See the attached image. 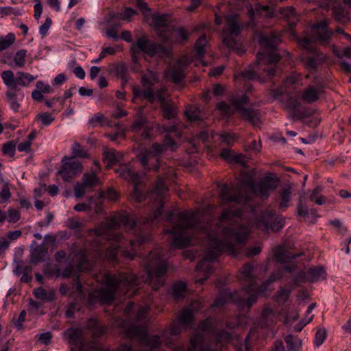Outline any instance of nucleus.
<instances>
[{
  "label": "nucleus",
  "mask_w": 351,
  "mask_h": 351,
  "mask_svg": "<svg viewBox=\"0 0 351 351\" xmlns=\"http://www.w3.org/2000/svg\"><path fill=\"white\" fill-rule=\"evenodd\" d=\"M280 43V36L274 32L264 34L258 39V43L264 50L257 53L256 62L258 65L266 66L263 71L268 77L276 74V69L272 64L277 63L281 58L277 51Z\"/></svg>",
  "instance_id": "obj_9"
},
{
  "label": "nucleus",
  "mask_w": 351,
  "mask_h": 351,
  "mask_svg": "<svg viewBox=\"0 0 351 351\" xmlns=\"http://www.w3.org/2000/svg\"><path fill=\"white\" fill-rule=\"evenodd\" d=\"M145 119L143 118H138L136 121H134L132 126L131 130L132 132L135 133H138L146 125Z\"/></svg>",
  "instance_id": "obj_62"
},
{
  "label": "nucleus",
  "mask_w": 351,
  "mask_h": 351,
  "mask_svg": "<svg viewBox=\"0 0 351 351\" xmlns=\"http://www.w3.org/2000/svg\"><path fill=\"white\" fill-rule=\"evenodd\" d=\"M298 43L304 49L301 59L305 67L311 71L317 70L326 60V55L318 51L315 43L309 38L300 39Z\"/></svg>",
  "instance_id": "obj_11"
},
{
  "label": "nucleus",
  "mask_w": 351,
  "mask_h": 351,
  "mask_svg": "<svg viewBox=\"0 0 351 351\" xmlns=\"http://www.w3.org/2000/svg\"><path fill=\"white\" fill-rule=\"evenodd\" d=\"M319 89L313 86H308L305 88L301 95L303 101L311 104L317 101L319 98Z\"/></svg>",
  "instance_id": "obj_33"
},
{
  "label": "nucleus",
  "mask_w": 351,
  "mask_h": 351,
  "mask_svg": "<svg viewBox=\"0 0 351 351\" xmlns=\"http://www.w3.org/2000/svg\"><path fill=\"white\" fill-rule=\"evenodd\" d=\"M307 280L311 282L324 279L326 271L322 267H311L306 271Z\"/></svg>",
  "instance_id": "obj_37"
},
{
  "label": "nucleus",
  "mask_w": 351,
  "mask_h": 351,
  "mask_svg": "<svg viewBox=\"0 0 351 351\" xmlns=\"http://www.w3.org/2000/svg\"><path fill=\"white\" fill-rule=\"evenodd\" d=\"M16 145L13 141H9L3 145L2 152L5 155H14Z\"/></svg>",
  "instance_id": "obj_60"
},
{
  "label": "nucleus",
  "mask_w": 351,
  "mask_h": 351,
  "mask_svg": "<svg viewBox=\"0 0 351 351\" xmlns=\"http://www.w3.org/2000/svg\"><path fill=\"white\" fill-rule=\"evenodd\" d=\"M106 123V118L102 114H97L91 119H89L88 123L92 127H96L97 125H104Z\"/></svg>",
  "instance_id": "obj_53"
},
{
  "label": "nucleus",
  "mask_w": 351,
  "mask_h": 351,
  "mask_svg": "<svg viewBox=\"0 0 351 351\" xmlns=\"http://www.w3.org/2000/svg\"><path fill=\"white\" fill-rule=\"evenodd\" d=\"M116 74L123 80L124 84L128 82V69L124 64L119 63L116 65Z\"/></svg>",
  "instance_id": "obj_51"
},
{
  "label": "nucleus",
  "mask_w": 351,
  "mask_h": 351,
  "mask_svg": "<svg viewBox=\"0 0 351 351\" xmlns=\"http://www.w3.org/2000/svg\"><path fill=\"white\" fill-rule=\"evenodd\" d=\"M185 115L191 121H196L201 119V111L196 106H189L185 110Z\"/></svg>",
  "instance_id": "obj_45"
},
{
  "label": "nucleus",
  "mask_w": 351,
  "mask_h": 351,
  "mask_svg": "<svg viewBox=\"0 0 351 351\" xmlns=\"http://www.w3.org/2000/svg\"><path fill=\"white\" fill-rule=\"evenodd\" d=\"M136 45L143 53L150 57L156 56L165 57L169 53V49L162 45L157 43H152L146 36H141L137 39Z\"/></svg>",
  "instance_id": "obj_19"
},
{
  "label": "nucleus",
  "mask_w": 351,
  "mask_h": 351,
  "mask_svg": "<svg viewBox=\"0 0 351 351\" xmlns=\"http://www.w3.org/2000/svg\"><path fill=\"white\" fill-rule=\"evenodd\" d=\"M328 20H323L314 26L317 29L315 32V39L322 45L327 44L333 35L332 31L328 28Z\"/></svg>",
  "instance_id": "obj_25"
},
{
  "label": "nucleus",
  "mask_w": 351,
  "mask_h": 351,
  "mask_svg": "<svg viewBox=\"0 0 351 351\" xmlns=\"http://www.w3.org/2000/svg\"><path fill=\"white\" fill-rule=\"evenodd\" d=\"M326 337V331L325 329H319L315 335L314 343L316 346H320Z\"/></svg>",
  "instance_id": "obj_55"
},
{
  "label": "nucleus",
  "mask_w": 351,
  "mask_h": 351,
  "mask_svg": "<svg viewBox=\"0 0 351 351\" xmlns=\"http://www.w3.org/2000/svg\"><path fill=\"white\" fill-rule=\"evenodd\" d=\"M177 320L184 326L191 325L193 321V313L191 308H186L178 316Z\"/></svg>",
  "instance_id": "obj_42"
},
{
  "label": "nucleus",
  "mask_w": 351,
  "mask_h": 351,
  "mask_svg": "<svg viewBox=\"0 0 351 351\" xmlns=\"http://www.w3.org/2000/svg\"><path fill=\"white\" fill-rule=\"evenodd\" d=\"M72 154L73 157H80L86 158L88 157L87 152L82 149L80 143L75 142L72 145Z\"/></svg>",
  "instance_id": "obj_50"
},
{
  "label": "nucleus",
  "mask_w": 351,
  "mask_h": 351,
  "mask_svg": "<svg viewBox=\"0 0 351 351\" xmlns=\"http://www.w3.org/2000/svg\"><path fill=\"white\" fill-rule=\"evenodd\" d=\"M5 97L10 108L14 112H19L21 108V102L24 97L23 93L16 90L14 88H8L5 92Z\"/></svg>",
  "instance_id": "obj_26"
},
{
  "label": "nucleus",
  "mask_w": 351,
  "mask_h": 351,
  "mask_svg": "<svg viewBox=\"0 0 351 351\" xmlns=\"http://www.w3.org/2000/svg\"><path fill=\"white\" fill-rule=\"evenodd\" d=\"M136 223L134 217L125 212L106 219L98 228L90 231L96 237L91 243L92 250L95 251L99 256H104L112 263L117 262L119 252L125 258L133 259L136 248L151 239L150 234L148 232L141 231L136 234L134 239H130L128 243L116 230L121 226L132 230Z\"/></svg>",
  "instance_id": "obj_3"
},
{
  "label": "nucleus",
  "mask_w": 351,
  "mask_h": 351,
  "mask_svg": "<svg viewBox=\"0 0 351 351\" xmlns=\"http://www.w3.org/2000/svg\"><path fill=\"white\" fill-rule=\"evenodd\" d=\"M0 183L2 184V188L0 191V202L5 203L11 197V193L9 189L8 183L3 179H1Z\"/></svg>",
  "instance_id": "obj_48"
},
{
  "label": "nucleus",
  "mask_w": 351,
  "mask_h": 351,
  "mask_svg": "<svg viewBox=\"0 0 351 351\" xmlns=\"http://www.w3.org/2000/svg\"><path fill=\"white\" fill-rule=\"evenodd\" d=\"M55 120V118L49 112L38 114L35 117V121L40 122L43 126H49Z\"/></svg>",
  "instance_id": "obj_47"
},
{
  "label": "nucleus",
  "mask_w": 351,
  "mask_h": 351,
  "mask_svg": "<svg viewBox=\"0 0 351 351\" xmlns=\"http://www.w3.org/2000/svg\"><path fill=\"white\" fill-rule=\"evenodd\" d=\"M166 152L162 144L154 143L151 149H147L138 154L137 158L142 166L149 170L153 169L158 171L162 165L158 156Z\"/></svg>",
  "instance_id": "obj_13"
},
{
  "label": "nucleus",
  "mask_w": 351,
  "mask_h": 351,
  "mask_svg": "<svg viewBox=\"0 0 351 351\" xmlns=\"http://www.w3.org/2000/svg\"><path fill=\"white\" fill-rule=\"evenodd\" d=\"M168 97L166 87L161 86L156 90V101L160 104L165 118L171 119L175 117L176 111L173 105L167 100Z\"/></svg>",
  "instance_id": "obj_23"
},
{
  "label": "nucleus",
  "mask_w": 351,
  "mask_h": 351,
  "mask_svg": "<svg viewBox=\"0 0 351 351\" xmlns=\"http://www.w3.org/2000/svg\"><path fill=\"white\" fill-rule=\"evenodd\" d=\"M193 62H194V58L192 55L182 56L172 69L167 71L166 75L171 78L175 84L180 83L185 77V68Z\"/></svg>",
  "instance_id": "obj_21"
},
{
  "label": "nucleus",
  "mask_w": 351,
  "mask_h": 351,
  "mask_svg": "<svg viewBox=\"0 0 351 351\" xmlns=\"http://www.w3.org/2000/svg\"><path fill=\"white\" fill-rule=\"evenodd\" d=\"M87 328L92 332L95 337H99L106 332L107 328L101 325L97 321L90 319Z\"/></svg>",
  "instance_id": "obj_39"
},
{
  "label": "nucleus",
  "mask_w": 351,
  "mask_h": 351,
  "mask_svg": "<svg viewBox=\"0 0 351 351\" xmlns=\"http://www.w3.org/2000/svg\"><path fill=\"white\" fill-rule=\"evenodd\" d=\"M241 215L240 208H229L222 213L213 229L206 227L202 230L207 247L204 258L199 261L195 269L203 273L204 276L197 279L195 283L204 284L213 273V268L210 262L215 261L223 252L234 256L245 244L250 229L247 226L237 223V219Z\"/></svg>",
  "instance_id": "obj_1"
},
{
  "label": "nucleus",
  "mask_w": 351,
  "mask_h": 351,
  "mask_svg": "<svg viewBox=\"0 0 351 351\" xmlns=\"http://www.w3.org/2000/svg\"><path fill=\"white\" fill-rule=\"evenodd\" d=\"M167 191L168 188L166 185L165 179L162 177H158L153 190L149 195L156 196V200L160 204V206H162L165 195ZM161 207L157 208L153 215L146 217L145 223L147 225L154 224L156 219L161 215Z\"/></svg>",
  "instance_id": "obj_17"
},
{
  "label": "nucleus",
  "mask_w": 351,
  "mask_h": 351,
  "mask_svg": "<svg viewBox=\"0 0 351 351\" xmlns=\"http://www.w3.org/2000/svg\"><path fill=\"white\" fill-rule=\"evenodd\" d=\"M35 297L40 300L52 302L56 298V291L51 289L48 292L43 287H40L34 290Z\"/></svg>",
  "instance_id": "obj_38"
},
{
  "label": "nucleus",
  "mask_w": 351,
  "mask_h": 351,
  "mask_svg": "<svg viewBox=\"0 0 351 351\" xmlns=\"http://www.w3.org/2000/svg\"><path fill=\"white\" fill-rule=\"evenodd\" d=\"M240 75L243 78L244 80H254L255 79H260L257 75L255 71L251 69L245 70L241 73Z\"/></svg>",
  "instance_id": "obj_61"
},
{
  "label": "nucleus",
  "mask_w": 351,
  "mask_h": 351,
  "mask_svg": "<svg viewBox=\"0 0 351 351\" xmlns=\"http://www.w3.org/2000/svg\"><path fill=\"white\" fill-rule=\"evenodd\" d=\"M222 322L208 317L202 321L198 329L202 333H195L190 338V347L186 350L178 346L173 351H223V346L232 340V335L225 330Z\"/></svg>",
  "instance_id": "obj_5"
},
{
  "label": "nucleus",
  "mask_w": 351,
  "mask_h": 351,
  "mask_svg": "<svg viewBox=\"0 0 351 351\" xmlns=\"http://www.w3.org/2000/svg\"><path fill=\"white\" fill-rule=\"evenodd\" d=\"M285 226V219L274 211L266 210L263 212L256 222V227L265 232L279 231Z\"/></svg>",
  "instance_id": "obj_15"
},
{
  "label": "nucleus",
  "mask_w": 351,
  "mask_h": 351,
  "mask_svg": "<svg viewBox=\"0 0 351 351\" xmlns=\"http://www.w3.org/2000/svg\"><path fill=\"white\" fill-rule=\"evenodd\" d=\"M248 101V97L246 95H243L239 97L234 98L232 100V104L244 120L247 121L254 126L258 127L261 125V120L258 110L243 106Z\"/></svg>",
  "instance_id": "obj_16"
},
{
  "label": "nucleus",
  "mask_w": 351,
  "mask_h": 351,
  "mask_svg": "<svg viewBox=\"0 0 351 351\" xmlns=\"http://www.w3.org/2000/svg\"><path fill=\"white\" fill-rule=\"evenodd\" d=\"M99 179L95 172L84 173L82 182H77L74 186L75 197L77 198L82 197L87 191H91L95 186L99 185Z\"/></svg>",
  "instance_id": "obj_22"
},
{
  "label": "nucleus",
  "mask_w": 351,
  "mask_h": 351,
  "mask_svg": "<svg viewBox=\"0 0 351 351\" xmlns=\"http://www.w3.org/2000/svg\"><path fill=\"white\" fill-rule=\"evenodd\" d=\"M121 157L122 154L114 149H106L103 154L104 162L106 164L107 168H110L118 162Z\"/></svg>",
  "instance_id": "obj_32"
},
{
  "label": "nucleus",
  "mask_w": 351,
  "mask_h": 351,
  "mask_svg": "<svg viewBox=\"0 0 351 351\" xmlns=\"http://www.w3.org/2000/svg\"><path fill=\"white\" fill-rule=\"evenodd\" d=\"M162 256V252L160 249L150 252L144 262L146 275L141 277L131 273L110 274L108 272H99L95 274V280L105 286L87 289L88 303L91 305L110 304L114 301L117 292L130 297L133 293H129V291L142 282H148L154 290H157L165 283L167 268V262Z\"/></svg>",
  "instance_id": "obj_2"
},
{
  "label": "nucleus",
  "mask_w": 351,
  "mask_h": 351,
  "mask_svg": "<svg viewBox=\"0 0 351 351\" xmlns=\"http://www.w3.org/2000/svg\"><path fill=\"white\" fill-rule=\"evenodd\" d=\"M82 225V223L79 221V219L75 217L69 218L66 221V226L68 228L73 230L80 228Z\"/></svg>",
  "instance_id": "obj_63"
},
{
  "label": "nucleus",
  "mask_w": 351,
  "mask_h": 351,
  "mask_svg": "<svg viewBox=\"0 0 351 351\" xmlns=\"http://www.w3.org/2000/svg\"><path fill=\"white\" fill-rule=\"evenodd\" d=\"M48 252V249L44 243L38 245L32 252L31 261L34 264L41 263L45 261Z\"/></svg>",
  "instance_id": "obj_36"
},
{
  "label": "nucleus",
  "mask_w": 351,
  "mask_h": 351,
  "mask_svg": "<svg viewBox=\"0 0 351 351\" xmlns=\"http://www.w3.org/2000/svg\"><path fill=\"white\" fill-rule=\"evenodd\" d=\"M291 293V289L281 288L276 294V300L278 302L285 303L289 299Z\"/></svg>",
  "instance_id": "obj_49"
},
{
  "label": "nucleus",
  "mask_w": 351,
  "mask_h": 351,
  "mask_svg": "<svg viewBox=\"0 0 351 351\" xmlns=\"http://www.w3.org/2000/svg\"><path fill=\"white\" fill-rule=\"evenodd\" d=\"M285 342L289 350H295L300 345L299 339L291 335L286 337Z\"/></svg>",
  "instance_id": "obj_59"
},
{
  "label": "nucleus",
  "mask_w": 351,
  "mask_h": 351,
  "mask_svg": "<svg viewBox=\"0 0 351 351\" xmlns=\"http://www.w3.org/2000/svg\"><path fill=\"white\" fill-rule=\"evenodd\" d=\"M134 306V303L130 302L124 309V315L128 319L122 320L120 323L123 333L128 338L137 339L147 347L157 348L161 344L160 337L158 335L148 336L147 335L148 318L147 313L149 307L147 305L140 307L135 317L132 320L130 313Z\"/></svg>",
  "instance_id": "obj_7"
},
{
  "label": "nucleus",
  "mask_w": 351,
  "mask_h": 351,
  "mask_svg": "<svg viewBox=\"0 0 351 351\" xmlns=\"http://www.w3.org/2000/svg\"><path fill=\"white\" fill-rule=\"evenodd\" d=\"M62 168L58 174L64 182H70L77 175L82 173L81 164L73 158L64 157L62 160Z\"/></svg>",
  "instance_id": "obj_20"
},
{
  "label": "nucleus",
  "mask_w": 351,
  "mask_h": 351,
  "mask_svg": "<svg viewBox=\"0 0 351 351\" xmlns=\"http://www.w3.org/2000/svg\"><path fill=\"white\" fill-rule=\"evenodd\" d=\"M27 55V51L22 49L15 53L12 62H8L10 58L6 57L3 62L8 64L11 67L23 68L26 64Z\"/></svg>",
  "instance_id": "obj_30"
},
{
  "label": "nucleus",
  "mask_w": 351,
  "mask_h": 351,
  "mask_svg": "<svg viewBox=\"0 0 351 351\" xmlns=\"http://www.w3.org/2000/svg\"><path fill=\"white\" fill-rule=\"evenodd\" d=\"M1 79L7 88H14L20 91L21 87H27L36 77L29 73L19 71L14 75L12 70H6L1 73Z\"/></svg>",
  "instance_id": "obj_14"
},
{
  "label": "nucleus",
  "mask_w": 351,
  "mask_h": 351,
  "mask_svg": "<svg viewBox=\"0 0 351 351\" xmlns=\"http://www.w3.org/2000/svg\"><path fill=\"white\" fill-rule=\"evenodd\" d=\"M153 23L159 36L160 34H166L160 30V28L167 27V16L166 14L158 15L154 17Z\"/></svg>",
  "instance_id": "obj_44"
},
{
  "label": "nucleus",
  "mask_w": 351,
  "mask_h": 351,
  "mask_svg": "<svg viewBox=\"0 0 351 351\" xmlns=\"http://www.w3.org/2000/svg\"><path fill=\"white\" fill-rule=\"evenodd\" d=\"M162 144L166 150L171 149V151H175L177 148V144L175 141L168 135L164 138Z\"/></svg>",
  "instance_id": "obj_56"
},
{
  "label": "nucleus",
  "mask_w": 351,
  "mask_h": 351,
  "mask_svg": "<svg viewBox=\"0 0 351 351\" xmlns=\"http://www.w3.org/2000/svg\"><path fill=\"white\" fill-rule=\"evenodd\" d=\"M52 24V20L51 18L47 17L45 23L40 26L39 27V34L41 35V36L43 38L46 36L48 34V31Z\"/></svg>",
  "instance_id": "obj_57"
},
{
  "label": "nucleus",
  "mask_w": 351,
  "mask_h": 351,
  "mask_svg": "<svg viewBox=\"0 0 351 351\" xmlns=\"http://www.w3.org/2000/svg\"><path fill=\"white\" fill-rule=\"evenodd\" d=\"M248 14L250 19L252 20L256 16H264L265 17L271 18L274 14L273 8L268 5H263L257 3L253 8L251 5L248 8Z\"/></svg>",
  "instance_id": "obj_28"
},
{
  "label": "nucleus",
  "mask_w": 351,
  "mask_h": 351,
  "mask_svg": "<svg viewBox=\"0 0 351 351\" xmlns=\"http://www.w3.org/2000/svg\"><path fill=\"white\" fill-rule=\"evenodd\" d=\"M301 77L302 75L300 73L293 72L286 77L284 83L285 86H291L299 82L301 79Z\"/></svg>",
  "instance_id": "obj_54"
},
{
  "label": "nucleus",
  "mask_w": 351,
  "mask_h": 351,
  "mask_svg": "<svg viewBox=\"0 0 351 351\" xmlns=\"http://www.w3.org/2000/svg\"><path fill=\"white\" fill-rule=\"evenodd\" d=\"M176 223L171 229H166L165 233L172 237L171 249L184 248L191 245L192 234L199 227L197 212L186 210L176 215Z\"/></svg>",
  "instance_id": "obj_8"
},
{
  "label": "nucleus",
  "mask_w": 351,
  "mask_h": 351,
  "mask_svg": "<svg viewBox=\"0 0 351 351\" xmlns=\"http://www.w3.org/2000/svg\"><path fill=\"white\" fill-rule=\"evenodd\" d=\"M299 256V254H293L285 250L282 247L278 246L274 252V258L276 262L280 263H288L289 261Z\"/></svg>",
  "instance_id": "obj_35"
},
{
  "label": "nucleus",
  "mask_w": 351,
  "mask_h": 351,
  "mask_svg": "<svg viewBox=\"0 0 351 351\" xmlns=\"http://www.w3.org/2000/svg\"><path fill=\"white\" fill-rule=\"evenodd\" d=\"M261 316L267 322H272L274 321V318L276 317V313L271 307L269 306H265L262 311Z\"/></svg>",
  "instance_id": "obj_52"
},
{
  "label": "nucleus",
  "mask_w": 351,
  "mask_h": 351,
  "mask_svg": "<svg viewBox=\"0 0 351 351\" xmlns=\"http://www.w3.org/2000/svg\"><path fill=\"white\" fill-rule=\"evenodd\" d=\"M93 199H95V198L93 197H90L88 199V204H84V203L77 204L74 206V210L77 212H82V211H86V210H91V209L94 208L95 212L99 213L100 208L97 206V204L95 207L93 206V205L92 204V200H93Z\"/></svg>",
  "instance_id": "obj_46"
},
{
  "label": "nucleus",
  "mask_w": 351,
  "mask_h": 351,
  "mask_svg": "<svg viewBox=\"0 0 351 351\" xmlns=\"http://www.w3.org/2000/svg\"><path fill=\"white\" fill-rule=\"evenodd\" d=\"M225 23L226 28L223 29L221 33L223 45L230 49L236 50L239 55L244 53L245 49L243 47L240 46L239 43L234 38L239 34L241 30L238 15L236 14L226 15Z\"/></svg>",
  "instance_id": "obj_10"
},
{
  "label": "nucleus",
  "mask_w": 351,
  "mask_h": 351,
  "mask_svg": "<svg viewBox=\"0 0 351 351\" xmlns=\"http://www.w3.org/2000/svg\"><path fill=\"white\" fill-rule=\"evenodd\" d=\"M334 18L339 21H342L346 18V14L343 9L340 8H335L332 10Z\"/></svg>",
  "instance_id": "obj_64"
},
{
  "label": "nucleus",
  "mask_w": 351,
  "mask_h": 351,
  "mask_svg": "<svg viewBox=\"0 0 351 351\" xmlns=\"http://www.w3.org/2000/svg\"><path fill=\"white\" fill-rule=\"evenodd\" d=\"M253 271V265L250 263L245 264L241 269V274L243 280L245 281L247 285L244 286L241 292L232 293L228 289L222 291L211 306L220 308L226 303L231 302L235 303L240 308L247 307L249 309L256 302L259 294L264 293L272 282L281 278L279 274H271L262 285H256Z\"/></svg>",
  "instance_id": "obj_4"
},
{
  "label": "nucleus",
  "mask_w": 351,
  "mask_h": 351,
  "mask_svg": "<svg viewBox=\"0 0 351 351\" xmlns=\"http://www.w3.org/2000/svg\"><path fill=\"white\" fill-rule=\"evenodd\" d=\"M141 82L144 89L141 90L138 86L134 87L132 90L134 98L145 99L152 104L154 103L156 101V90L153 89V86L159 82L158 73L147 70L142 75Z\"/></svg>",
  "instance_id": "obj_12"
},
{
  "label": "nucleus",
  "mask_w": 351,
  "mask_h": 351,
  "mask_svg": "<svg viewBox=\"0 0 351 351\" xmlns=\"http://www.w3.org/2000/svg\"><path fill=\"white\" fill-rule=\"evenodd\" d=\"M186 289V284L182 281H178L172 286V295L175 300H179L185 297Z\"/></svg>",
  "instance_id": "obj_40"
},
{
  "label": "nucleus",
  "mask_w": 351,
  "mask_h": 351,
  "mask_svg": "<svg viewBox=\"0 0 351 351\" xmlns=\"http://www.w3.org/2000/svg\"><path fill=\"white\" fill-rule=\"evenodd\" d=\"M15 40L16 36L13 33H8L5 36H0V52L8 49L14 43Z\"/></svg>",
  "instance_id": "obj_43"
},
{
  "label": "nucleus",
  "mask_w": 351,
  "mask_h": 351,
  "mask_svg": "<svg viewBox=\"0 0 351 351\" xmlns=\"http://www.w3.org/2000/svg\"><path fill=\"white\" fill-rule=\"evenodd\" d=\"M117 173H119L120 176L127 180L128 182L134 184L133 186V194L132 199L136 202H141L145 199V195L138 189V184H140V176L139 175L130 169L128 165H123L117 169Z\"/></svg>",
  "instance_id": "obj_18"
},
{
  "label": "nucleus",
  "mask_w": 351,
  "mask_h": 351,
  "mask_svg": "<svg viewBox=\"0 0 351 351\" xmlns=\"http://www.w3.org/2000/svg\"><path fill=\"white\" fill-rule=\"evenodd\" d=\"M62 276L64 278L75 276L77 278L73 287L75 288L76 291L80 295H85L84 293L85 288L83 287L80 282L79 281V276L76 274V271L72 265H69L62 271Z\"/></svg>",
  "instance_id": "obj_31"
},
{
  "label": "nucleus",
  "mask_w": 351,
  "mask_h": 351,
  "mask_svg": "<svg viewBox=\"0 0 351 351\" xmlns=\"http://www.w3.org/2000/svg\"><path fill=\"white\" fill-rule=\"evenodd\" d=\"M160 37L165 42L180 43L187 40L189 33L183 27L172 30L169 35L160 34Z\"/></svg>",
  "instance_id": "obj_27"
},
{
  "label": "nucleus",
  "mask_w": 351,
  "mask_h": 351,
  "mask_svg": "<svg viewBox=\"0 0 351 351\" xmlns=\"http://www.w3.org/2000/svg\"><path fill=\"white\" fill-rule=\"evenodd\" d=\"M184 327L176 319L173 321L169 327V333L171 335H178L181 332L182 328Z\"/></svg>",
  "instance_id": "obj_58"
},
{
  "label": "nucleus",
  "mask_w": 351,
  "mask_h": 351,
  "mask_svg": "<svg viewBox=\"0 0 351 351\" xmlns=\"http://www.w3.org/2000/svg\"><path fill=\"white\" fill-rule=\"evenodd\" d=\"M300 106L299 99L296 97H289L287 100L286 107L288 110L291 111L292 117L298 119H303L304 115L302 112L298 110Z\"/></svg>",
  "instance_id": "obj_34"
},
{
  "label": "nucleus",
  "mask_w": 351,
  "mask_h": 351,
  "mask_svg": "<svg viewBox=\"0 0 351 351\" xmlns=\"http://www.w3.org/2000/svg\"><path fill=\"white\" fill-rule=\"evenodd\" d=\"M291 191L290 188L283 189L280 193V202L279 203V209L286 210L289 206V202L291 199Z\"/></svg>",
  "instance_id": "obj_41"
},
{
  "label": "nucleus",
  "mask_w": 351,
  "mask_h": 351,
  "mask_svg": "<svg viewBox=\"0 0 351 351\" xmlns=\"http://www.w3.org/2000/svg\"><path fill=\"white\" fill-rule=\"evenodd\" d=\"M63 336L67 339L69 345L75 346L72 351H83V332L80 328H69L63 332Z\"/></svg>",
  "instance_id": "obj_24"
},
{
  "label": "nucleus",
  "mask_w": 351,
  "mask_h": 351,
  "mask_svg": "<svg viewBox=\"0 0 351 351\" xmlns=\"http://www.w3.org/2000/svg\"><path fill=\"white\" fill-rule=\"evenodd\" d=\"M207 41L205 35H202L196 41L195 45V52L197 56V60H195V66L202 64L206 66V63L203 60L205 56V46L206 45Z\"/></svg>",
  "instance_id": "obj_29"
},
{
  "label": "nucleus",
  "mask_w": 351,
  "mask_h": 351,
  "mask_svg": "<svg viewBox=\"0 0 351 351\" xmlns=\"http://www.w3.org/2000/svg\"><path fill=\"white\" fill-rule=\"evenodd\" d=\"M278 184V180L271 176H265L256 182L249 178L241 181L236 187L223 184L219 195L223 203L246 204L252 195H259L263 199H267L270 192L275 191Z\"/></svg>",
  "instance_id": "obj_6"
}]
</instances>
